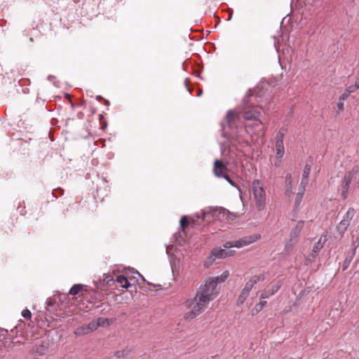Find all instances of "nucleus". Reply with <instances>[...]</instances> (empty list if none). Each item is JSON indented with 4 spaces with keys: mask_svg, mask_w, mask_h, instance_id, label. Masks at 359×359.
Instances as JSON below:
<instances>
[{
    "mask_svg": "<svg viewBox=\"0 0 359 359\" xmlns=\"http://www.w3.org/2000/svg\"><path fill=\"white\" fill-rule=\"evenodd\" d=\"M217 286L216 280L212 278L205 280V283L197 290L195 297L185 302L186 307L190 309L184 314L185 320H192L205 311L210 302L214 300L219 294Z\"/></svg>",
    "mask_w": 359,
    "mask_h": 359,
    "instance_id": "obj_1",
    "label": "nucleus"
},
{
    "mask_svg": "<svg viewBox=\"0 0 359 359\" xmlns=\"http://www.w3.org/2000/svg\"><path fill=\"white\" fill-rule=\"evenodd\" d=\"M240 111L230 109L227 111L226 115V121L227 124V127L231 130V132H229L226 130V127L224 123H221L222 128V135L227 139H239V136L237 135L236 130L238 128V124L240 123Z\"/></svg>",
    "mask_w": 359,
    "mask_h": 359,
    "instance_id": "obj_2",
    "label": "nucleus"
},
{
    "mask_svg": "<svg viewBox=\"0 0 359 359\" xmlns=\"http://www.w3.org/2000/svg\"><path fill=\"white\" fill-rule=\"evenodd\" d=\"M341 196L344 199L348 196L349 191L359 187V166L354 165L352 169L346 172L341 182Z\"/></svg>",
    "mask_w": 359,
    "mask_h": 359,
    "instance_id": "obj_3",
    "label": "nucleus"
},
{
    "mask_svg": "<svg viewBox=\"0 0 359 359\" xmlns=\"http://www.w3.org/2000/svg\"><path fill=\"white\" fill-rule=\"evenodd\" d=\"M231 213L224 208H212L210 210H203L201 215H197V219H202L204 221L210 222V219H218L221 221H228Z\"/></svg>",
    "mask_w": 359,
    "mask_h": 359,
    "instance_id": "obj_4",
    "label": "nucleus"
},
{
    "mask_svg": "<svg viewBox=\"0 0 359 359\" xmlns=\"http://www.w3.org/2000/svg\"><path fill=\"white\" fill-rule=\"evenodd\" d=\"M251 190L257 209L259 211L263 210L266 206V191L262 182L260 180H253L251 184Z\"/></svg>",
    "mask_w": 359,
    "mask_h": 359,
    "instance_id": "obj_5",
    "label": "nucleus"
},
{
    "mask_svg": "<svg viewBox=\"0 0 359 359\" xmlns=\"http://www.w3.org/2000/svg\"><path fill=\"white\" fill-rule=\"evenodd\" d=\"M249 95H247L244 98V104L245 105L243 114V118L247 121H258L259 120V117L261 116V111L259 106L250 107L249 106V102H251L252 99L254 97L253 93H251L250 90L248 92Z\"/></svg>",
    "mask_w": 359,
    "mask_h": 359,
    "instance_id": "obj_6",
    "label": "nucleus"
},
{
    "mask_svg": "<svg viewBox=\"0 0 359 359\" xmlns=\"http://www.w3.org/2000/svg\"><path fill=\"white\" fill-rule=\"evenodd\" d=\"M245 132L251 137L252 141L255 142L262 138L265 133V126L260 120L246 124Z\"/></svg>",
    "mask_w": 359,
    "mask_h": 359,
    "instance_id": "obj_7",
    "label": "nucleus"
},
{
    "mask_svg": "<svg viewBox=\"0 0 359 359\" xmlns=\"http://www.w3.org/2000/svg\"><path fill=\"white\" fill-rule=\"evenodd\" d=\"M355 215V210L353 208H349L344 215L343 219L337 226V230L341 236L346 231Z\"/></svg>",
    "mask_w": 359,
    "mask_h": 359,
    "instance_id": "obj_8",
    "label": "nucleus"
},
{
    "mask_svg": "<svg viewBox=\"0 0 359 359\" xmlns=\"http://www.w3.org/2000/svg\"><path fill=\"white\" fill-rule=\"evenodd\" d=\"M326 241H327V236L322 235L320 237L318 241L316 242L314 244V245L313 246L311 252L306 257V265H309V264L312 263L316 260L319 252L323 248Z\"/></svg>",
    "mask_w": 359,
    "mask_h": 359,
    "instance_id": "obj_9",
    "label": "nucleus"
},
{
    "mask_svg": "<svg viewBox=\"0 0 359 359\" xmlns=\"http://www.w3.org/2000/svg\"><path fill=\"white\" fill-rule=\"evenodd\" d=\"M257 239V236H246L235 241L226 242L224 244V248H231L233 247L240 248L255 242Z\"/></svg>",
    "mask_w": 359,
    "mask_h": 359,
    "instance_id": "obj_10",
    "label": "nucleus"
},
{
    "mask_svg": "<svg viewBox=\"0 0 359 359\" xmlns=\"http://www.w3.org/2000/svg\"><path fill=\"white\" fill-rule=\"evenodd\" d=\"M229 248L225 249H213L211 252L210 258H212L213 260L215 259H223L226 257L232 256L233 255V250H228Z\"/></svg>",
    "mask_w": 359,
    "mask_h": 359,
    "instance_id": "obj_11",
    "label": "nucleus"
},
{
    "mask_svg": "<svg viewBox=\"0 0 359 359\" xmlns=\"http://www.w3.org/2000/svg\"><path fill=\"white\" fill-rule=\"evenodd\" d=\"M48 350V346L46 343L41 339H36L34 341L32 351L39 355H45Z\"/></svg>",
    "mask_w": 359,
    "mask_h": 359,
    "instance_id": "obj_12",
    "label": "nucleus"
},
{
    "mask_svg": "<svg viewBox=\"0 0 359 359\" xmlns=\"http://www.w3.org/2000/svg\"><path fill=\"white\" fill-rule=\"evenodd\" d=\"M226 167L221 161L216 160L215 161L213 172L215 176L218 177H224L226 175Z\"/></svg>",
    "mask_w": 359,
    "mask_h": 359,
    "instance_id": "obj_13",
    "label": "nucleus"
},
{
    "mask_svg": "<svg viewBox=\"0 0 359 359\" xmlns=\"http://www.w3.org/2000/svg\"><path fill=\"white\" fill-rule=\"evenodd\" d=\"M281 286H282V282L278 281V283L276 284L273 285L271 289L264 290L260 295V299H265L269 298L270 297L273 295L276 292H277Z\"/></svg>",
    "mask_w": 359,
    "mask_h": 359,
    "instance_id": "obj_14",
    "label": "nucleus"
},
{
    "mask_svg": "<svg viewBox=\"0 0 359 359\" xmlns=\"http://www.w3.org/2000/svg\"><path fill=\"white\" fill-rule=\"evenodd\" d=\"M252 287L253 286L251 285V283L248 281L237 299V304L238 305L243 304L244 303Z\"/></svg>",
    "mask_w": 359,
    "mask_h": 359,
    "instance_id": "obj_15",
    "label": "nucleus"
},
{
    "mask_svg": "<svg viewBox=\"0 0 359 359\" xmlns=\"http://www.w3.org/2000/svg\"><path fill=\"white\" fill-rule=\"evenodd\" d=\"M304 222L303 221H299L295 227L293 228L290 233V241H297L303 229Z\"/></svg>",
    "mask_w": 359,
    "mask_h": 359,
    "instance_id": "obj_16",
    "label": "nucleus"
},
{
    "mask_svg": "<svg viewBox=\"0 0 359 359\" xmlns=\"http://www.w3.org/2000/svg\"><path fill=\"white\" fill-rule=\"evenodd\" d=\"M285 194L290 196L293 193V179L290 173H287L285 177Z\"/></svg>",
    "mask_w": 359,
    "mask_h": 359,
    "instance_id": "obj_17",
    "label": "nucleus"
},
{
    "mask_svg": "<svg viewBox=\"0 0 359 359\" xmlns=\"http://www.w3.org/2000/svg\"><path fill=\"white\" fill-rule=\"evenodd\" d=\"M274 150L276 153V158H283L285 154V147L283 142H280V141L276 142Z\"/></svg>",
    "mask_w": 359,
    "mask_h": 359,
    "instance_id": "obj_18",
    "label": "nucleus"
},
{
    "mask_svg": "<svg viewBox=\"0 0 359 359\" xmlns=\"http://www.w3.org/2000/svg\"><path fill=\"white\" fill-rule=\"evenodd\" d=\"M116 281L124 288H129L132 286L128 278L123 275L118 276Z\"/></svg>",
    "mask_w": 359,
    "mask_h": 359,
    "instance_id": "obj_19",
    "label": "nucleus"
},
{
    "mask_svg": "<svg viewBox=\"0 0 359 359\" xmlns=\"http://www.w3.org/2000/svg\"><path fill=\"white\" fill-rule=\"evenodd\" d=\"M287 130L286 128L283 127V128H280L276 135V142H278L279 141H280V142H283L284 137H285V134L287 133Z\"/></svg>",
    "mask_w": 359,
    "mask_h": 359,
    "instance_id": "obj_20",
    "label": "nucleus"
},
{
    "mask_svg": "<svg viewBox=\"0 0 359 359\" xmlns=\"http://www.w3.org/2000/svg\"><path fill=\"white\" fill-rule=\"evenodd\" d=\"M311 170V165L306 163L304 168L302 180L309 182V177Z\"/></svg>",
    "mask_w": 359,
    "mask_h": 359,
    "instance_id": "obj_21",
    "label": "nucleus"
},
{
    "mask_svg": "<svg viewBox=\"0 0 359 359\" xmlns=\"http://www.w3.org/2000/svg\"><path fill=\"white\" fill-rule=\"evenodd\" d=\"M265 279V276L264 273H260L259 275H255L252 276L250 280L249 283H251L252 286H254L256 283L259 281H263Z\"/></svg>",
    "mask_w": 359,
    "mask_h": 359,
    "instance_id": "obj_22",
    "label": "nucleus"
},
{
    "mask_svg": "<svg viewBox=\"0 0 359 359\" xmlns=\"http://www.w3.org/2000/svg\"><path fill=\"white\" fill-rule=\"evenodd\" d=\"M98 327H108L111 325V321L107 318L100 317L97 320Z\"/></svg>",
    "mask_w": 359,
    "mask_h": 359,
    "instance_id": "obj_23",
    "label": "nucleus"
},
{
    "mask_svg": "<svg viewBox=\"0 0 359 359\" xmlns=\"http://www.w3.org/2000/svg\"><path fill=\"white\" fill-rule=\"evenodd\" d=\"M83 285L81 284H75L69 290V294L71 295H76L79 293V292L82 290Z\"/></svg>",
    "mask_w": 359,
    "mask_h": 359,
    "instance_id": "obj_24",
    "label": "nucleus"
},
{
    "mask_svg": "<svg viewBox=\"0 0 359 359\" xmlns=\"http://www.w3.org/2000/svg\"><path fill=\"white\" fill-rule=\"evenodd\" d=\"M229 276V271H224L220 276L217 277H211L212 279H215L217 280V284L218 285L219 283H223L224 282L227 278Z\"/></svg>",
    "mask_w": 359,
    "mask_h": 359,
    "instance_id": "obj_25",
    "label": "nucleus"
},
{
    "mask_svg": "<svg viewBox=\"0 0 359 359\" xmlns=\"http://www.w3.org/2000/svg\"><path fill=\"white\" fill-rule=\"evenodd\" d=\"M89 332L88 331L86 325V326L79 327L76 328L75 330H74V334L76 335H79V336L85 335V334H87Z\"/></svg>",
    "mask_w": 359,
    "mask_h": 359,
    "instance_id": "obj_26",
    "label": "nucleus"
},
{
    "mask_svg": "<svg viewBox=\"0 0 359 359\" xmlns=\"http://www.w3.org/2000/svg\"><path fill=\"white\" fill-rule=\"evenodd\" d=\"M86 327H87V329H88V331L89 333L96 330L99 327L97 320H93V321L90 322L86 325Z\"/></svg>",
    "mask_w": 359,
    "mask_h": 359,
    "instance_id": "obj_27",
    "label": "nucleus"
},
{
    "mask_svg": "<svg viewBox=\"0 0 359 359\" xmlns=\"http://www.w3.org/2000/svg\"><path fill=\"white\" fill-rule=\"evenodd\" d=\"M130 352V350L128 349H123L122 351H116L115 353H114V355L116 357V358H122V357H126L127 356L129 353Z\"/></svg>",
    "mask_w": 359,
    "mask_h": 359,
    "instance_id": "obj_28",
    "label": "nucleus"
},
{
    "mask_svg": "<svg viewBox=\"0 0 359 359\" xmlns=\"http://www.w3.org/2000/svg\"><path fill=\"white\" fill-rule=\"evenodd\" d=\"M303 196H304V194H301V193H297V196H296V199H295V201H294V207L295 208H297L301 203H302V198H303Z\"/></svg>",
    "mask_w": 359,
    "mask_h": 359,
    "instance_id": "obj_29",
    "label": "nucleus"
},
{
    "mask_svg": "<svg viewBox=\"0 0 359 359\" xmlns=\"http://www.w3.org/2000/svg\"><path fill=\"white\" fill-rule=\"evenodd\" d=\"M266 301L261 300L259 303L255 305V309L256 310L257 312H259L263 309V308L266 306Z\"/></svg>",
    "mask_w": 359,
    "mask_h": 359,
    "instance_id": "obj_30",
    "label": "nucleus"
},
{
    "mask_svg": "<svg viewBox=\"0 0 359 359\" xmlns=\"http://www.w3.org/2000/svg\"><path fill=\"white\" fill-rule=\"evenodd\" d=\"M308 184H309V182L304 181V180H302L301 183H300V185L299 187L298 192L297 193H301L302 194H304L305 188H306V185Z\"/></svg>",
    "mask_w": 359,
    "mask_h": 359,
    "instance_id": "obj_31",
    "label": "nucleus"
},
{
    "mask_svg": "<svg viewBox=\"0 0 359 359\" xmlns=\"http://www.w3.org/2000/svg\"><path fill=\"white\" fill-rule=\"evenodd\" d=\"M359 88V83L355 82L354 85L350 86L346 90H347L350 93L355 92L357 89Z\"/></svg>",
    "mask_w": 359,
    "mask_h": 359,
    "instance_id": "obj_32",
    "label": "nucleus"
},
{
    "mask_svg": "<svg viewBox=\"0 0 359 359\" xmlns=\"http://www.w3.org/2000/svg\"><path fill=\"white\" fill-rule=\"evenodd\" d=\"M180 226L182 229H184L188 226V219L187 216H182L180 219Z\"/></svg>",
    "mask_w": 359,
    "mask_h": 359,
    "instance_id": "obj_33",
    "label": "nucleus"
},
{
    "mask_svg": "<svg viewBox=\"0 0 359 359\" xmlns=\"http://www.w3.org/2000/svg\"><path fill=\"white\" fill-rule=\"evenodd\" d=\"M22 316L26 319H31L32 318V313L29 309H24L22 311Z\"/></svg>",
    "mask_w": 359,
    "mask_h": 359,
    "instance_id": "obj_34",
    "label": "nucleus"
},
{
    "mask_svg": "<svg viewBox=\"0 0 359 359\" xmlns=\"http://www.w3.org/2000/svg\"><path fill=\"white\" fill-rule=\"evenodd\" d=\"M223 178H224L231 186L237 187L236 183L230 178L227 174Z\"/></svg>",
    "mask_w": 359,
    "mask_h": 359,
    "instance_id": "obj_35",
    "label": "nucleus"
},
{
    "mask_svg": "<svg viewBox=\"0 0 359 359\" xmlns=\"http://www.w3.org/2000/svg\"><path fill=\"white\" fill-rule=\"evenodd\" d=\"M350 94L351 93L347 90H346L345 92L339 97V98L340 100H345L348 97Z\"/></svg>",
    "mask_w": 359,
    "mask_h": 359,
    "instance_id": "obj_36",
    "label": "nucleus"
},
{
    "mask_svg": "<svg viewBox=\"0 0 359 359\" xmlns=\"http://www.w3.org/2000/svg\"><path fill=\"white\" fill-rule=\"evenodd\" d=\"M281 164H282V158H276V160L273 163V165L276 168H280L281 166Z\"/></svg>",
    "mask_w": 359,
    "mask_h": 359,
    "instance_id": "obj_37",
    "label": "nucleus"
},
{
    "mask_svg": "<svg viewBox=\"0 0 359 359\" xmlns=\"http://www.w3.org/2000/svg\"><path fill=\"white\" fill-rule=\"evenodd\" d=\"M18 343H20V341H18L16 340L15 338H13L12 341L11 342V344H9V346H8V348H11V349H13L15 344H18Z\"/></svg>",
    "mask_w": 359,
    "mask_h": 359,
    "instance_id": "obj_38",
    "label": "nucleus"
},
{
    "mask_svg": "<svg viewBox=\"0 0 359 359\" xmlns=\"http://www.w3.org/2000/svg\"><path fill=\"white\" fill-rule=\"evenodd\" d=\"M344 100H339V102L337 103V108L339 111H343L344 110Z\"/></svg>",
    "mask_w": 359,
    "mask_h": 359,
    "instance_id": "obj_39",
    "label": "nucleus"
},
{
    "mask_svg": "<svg viewBox=\"0 0 359 359\" xmlns=\"http://www.w3.org/2000/svg\"><path fill=\"white\" fill-rule=\"evenodd\" d=\"M59 192L60 195H62L63 194V190L62 189H60V188H57V189H54L52 191V194L53 196H55V198H57V195L56 194Z\"/></svg>",
    "mask_w": 359,
    "mask_h": 359,
    "instance_id": "obj_40",
    "label": "nucleus"
},
{
    "mask_svg": "<svg viewBox=\"0 0 359 359\" xmlns=\"http://www.w3.org/2000/svg\"><path fill=\"white\" fill-rule=\"evenodd\" d=\"M113 280V279H112V278H111V276L110 275H107V276H106V277H105V278L104 279V281H106V282H107V283H108V284H109V282H110L111 280Z\"/></svg>",
    "mask_w": 359,
    "mask_h": 359,
    "instance_id": "obj_41",
    "label": "nucleus"
},
{
    "mask_svg": "<svg viewBox=\"0 0 359 359\" xmlns=\"http://www.w3.org/2000/svg\"><path fill=\"white\" fill-rule=\"evenodd\" d=\"M135 273L143 280L144 282H145V279L138 271H136Z\"/></svg>",
    "mask_w": 359,
    "mask_h": 359,
    "instance_id": "obj_42",
    "label": "nucleus"
},
{
    "mask_svg": "<svg viewBox=\"0 0 359 359\" xmlns=\"http://www.w3.org/2000/svg\"><path fill=\"white\" fill-rule=\"evenodd\" d=\"M188 81H189V79H185L184 80V84L186 85V86L187 87V85H188Z\"/></svg>",
    "mask_w": 359,
    "mask_h": 359,
    "instance_id": "obj_43",
    "label": "nucleus"
},
{
    "mask_svg": "<svg viewBox=\"0 0 359 359\" xmlns=\"http://www.w3.org/2000/svg\"><path fill=\"white\" fill-rule=\"evenodd\" d=\"M47 304L48 306H52L53 305V302L51 301H49L47 302Z\"/></svg>",
    "mask_w": 359,
    "mask_h": 359,
    "instance_id": "obj_44",
    "label": "nucleus"
},
{
    "mask_svg": "<svg viewBox=\"0 0 359 359\" xmlns=\"http://www.w3.org/2000/svg\"><path fill=\"white\" fill-rule=\"evenodd\" d=\"M202 94V90H200L198 93V96H200Z\"/></svg>",
    "mask_w": 359,
    "mask_h": 359,
    "instance_id": "obj_45",
    "label": "nucleus"
},
{
    "mask_svg": "<svg viewBox=\"0 0 359 359\" xmlns=\"http://www.w3.org/2000/svg\"><path fill=\"white\" fill-rule=\"evenodd\" d=\"M52 78H53V76H48V79L50 80Z\"/></svg>",
    "mask_w": 359,
    "mask_h": 359,
    "instance_id": "obj_46",
    "label": "nucleus"
},
{
    "mask_svg": "<svg viewBox=\"0 0 359 359\" xmlns=\"http://www.w3.org/2000/svg\"><path fill=\"white\" fill-rule=\"evenodd\" d=\"M255 93H256V95L258 94L257 91L256 90H255Z\"/></svg>",
    "mask_w": 359,
    "mask_h": 359,
    "instance_id": "obj_47",
    "label": "nucleus"
}]
</instances>
